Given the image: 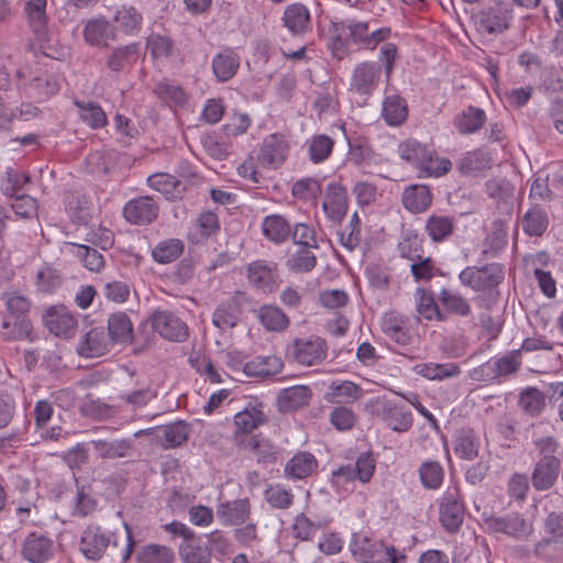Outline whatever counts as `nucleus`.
I'll list each match as a JSON object with an SVG mask.
<instances>
[{
    "label": "nucleus",
    "instance_id": "nucleus-53",
    "mask_svg": "<svg viewBox=\"0 0 563 563\" xmlns=\"http://www.w3.org/2000/svg\"><path fill=\"white\" fill-rule=\"evenodd\" d=\"M415 372L430 380H443L461 374V369L455 363H420L415 366Z\"/></svg>",
    "mask_w": 563,
    "mask_h": 563
},
{
    "label": "nucleus",
    "instance_id": "nucleus-9",
    "mask_svg": "<svg viewBox=\"0 0 563 563\" xmlns=\"http://www.w3.org/2000/svg\"><path fill=\"white\" fill-rule=\"evenodd\" d=\"M117 544L115 533L106 531L98 525H89L82 531L79 547L86 559L98 561L110 545L117 547Z\"/></svg>",
    "mask_w": 563,
    "mask_h": 563
},
{
    "label": "nucleus",
    "instance_id": "nucleus-21",
    "mask_svg": "<svg viewBox=\"0 0 563 563\" xmlns=\"http://www.w3.org/2000/svg\"><path fill=\"white\" fill-rule=\"evenodd\" d=\"M43 320L49 332L56 336L70 338L77 328L76 317L63 305L46 309Z\"/></svg>",
    "mask_w": 563,
    "mask_h": 563
},
{
    "label": "nucleus",
    "instance_id": "nucleus-6",
    "mask_svg": "<svg viewBox=\"0 0 563 563\" xmlns=\"http://www.w3.org/2000/svg\"><path fill=\"white\" fill-rule=\"evenodd\" d=\"M376 468L374 455L369 452L362 453L357 456L355 465H341L331 473V484L336 488H345V485L360 481L363 484L368 483Z\"/></svg>",
    "mask_w": 563,
    "mask_h": 563
},
{
    "label": "nucleus",
    "instance_id": "nucleus-1",
    "mask_svg": "<svg viewBox=\"0 0 563 563\" xmlns=\"http://www.w3.org/2000/svg\"><path fill=\"white\" fill-rule=\"evenodd\" d=\"M2 299L5 305L7 316L1 328L7 341H33V325L29 318L31 300L16 291L4 292Z\"/></svg>",
    "mask_w": 563,
    "mask_h": 563
},
{
    "label": "nucleus",
    "instance_id": "nucleus-40",
    "mask_svg": "<svg viewBox=\"0 0 563 563\" xmlns=\"http://www.w3.org/2000/svg\"><path fill=\"white\" fill-rule=\"evenodd\" d=\"M407 100L399 93L386 95L382 104V118L389 126H399L408 118Z\"/></svg>",
    "mask_w": 563,
    "mask_h": 563
},
{
    "label": "nucleus",
    "instance_id": "nucleus-37",
    "mask_svg": "<svg viewBox=\"0 0 563 563\" xmlns=\"http://www.w3.org/2000/svg\"><path fill=\"white\" fill-rule=\"evenodd\" d=\"M140 43L133 42L128 45L115 47L106 58V67L115 74L124 71L126 68L133 66L140 52Z\"/></svg>",
    "mask_w": 563,
    "mask_h": 563
},
{
    "label": "nucleus",
    "instance_id": "nucleus-35",
    "mask_svg": "<svg viewBox=\"0 0 563 563\" xmlns=\"http://www.w3.org/2000/svg\"><path fill=\"white\" fill-rule=\"evenodd\" d=\"M292 224L280 214H269L263 219L262 234L269 242L280 245L290 239Z\"/></svg>",
    "mask_w": 563,
    "mask_h": 563
},
{
    "label": "nucleus",
    "instance_id": "nucleus-22",
    "mask_svg": "<svg viewBox=\"0 0 563 563\" xmlns=\"http://www.w3.org/2000/svg\"><path fill=\"white\" fill-rule=\"evenodd\" d=\"M409 318L396 311L386 312L382 319V331L391 341L400 346L412 343Z\"/></svg>",
    "mask_w": 563,
    "mask_h": 563
},
{
    "label": "nucleus",
    "instance_id": "nucleus-27",
    "mask_svg": "<svg viewBox=\"0 0 563 563\" xmlns=\"http://www.w3.org/2000/svg\"><path fill=\"white\" fill-rule=\"evenodd\" d=\"M432 201L433 195L430 187L422 184L409 185L401 195L404 208L413 214L426 212Z\"/></svg>",
    "mask_w": 563,
    "mask_h": 563
},
{
    "label": "nucleus",
    "instance_id": "nucleus-25",
    "mask_svg": "<svg viewBox=\"0 0 563 563\" xmlns=\"http://www.w3.org/2000/svg\"><path fill=\"white\" fill-rule=\"evenodd\" d=\"M260 324L268 332L283 333L290 327V318L276 303H265L255 310Z\"/></svg>",
    "mask_w": 563,
    "mask_h": 563
},
{
    "label": "nucleus",
    "instance_id": "nucleus-44",
    "mask_svg": "<svg viewBox=\"0 0 563 563\" xmlns=\"http://www.w3.org/2000/svg\"><path fill=\"white\" fill-rule=\"evenodd\" d=\"M147 185L162 192L168 200L181 199L185 191L183 183L168 173H155L148 176Z\"/></svg>",
    "mask_w": 563,
    "mask_h": 563
},
{
    "label": "nucleus",
    "instance_id": "nucleus-32",
    "mask_svg": "<svg viewBox=\"0 0 563 563\" xmlns=\"http://www.w3.org/2000/svg\"><path fill=\"white\" fill-rule=\"evenodd\" d=\"M318 468V460L307 451L297 452L285 465L284 474L288 479H305Z\"/></svg>",
    "mask_w": 563,
    "mask_h": 563
},
{
    "label": "nucleus",
    "instance_id": "nucleus-14",
    "mask_svg": "<svg viewBox=\"0 0 563 563\" xmlns=\"http://www.w3.org/2000/svg\"><path fill=\"white\" fill-rule=\"evenodd\" d=\"M322 210L333 224H341L349 210V195L340 181H331L324 189Z\"/></svg>",
    "mask_w": 563,
    "mask_h": 563
},
{
    "label": "nucleus",
    "instance_id": "nucleus-24",
    "mask_svg": "<svg viewBox=\"0 0 563 563\" xmlns=\"http://www.w3.org/2000/svg\"><path fill=\"white\" fill-rule=\"evenodd\" d=\"M251 501L249 498L222 501L217 506V517L224 526H242L251 517Z\"/></svg>",
    "mask_w": 563,
    "mask_h": 563
},
{
    "label": "nucleus",
    "instance_id": "nucleus-42",
    "mask_svg": "<svg viewBox=\"0 0 563 563\" xmlns=\"http://www.w3.org/2000/svg\"><path fill=\"white\" fill-rule=\"evenodd\" d=\"M416 311L427 321L442 322L444 314L441 311L440 300L431 290L417 288L415 292Z\"/></svg>",
    "mask_w": 563,
    "mask_h": 563
},
{
    "label": "nucleus",
    "instance_id": "nucleus-34",
    "mask_svg": "<svg viewBox=\"0 0 563 563\" xmlns=\"http://www.w3.org/2000/svg\"><path fill=\"white\" fill-rule=\"evenodd\" d=\"M456 219L439 213L430 214L424 223V232L433 243H443L454 233Z\"/></svg>",
    "mask_w": 563,
    "mask_h": 563
},
{
    "label": "nucleus",
    "instance_id": "nucleus-46",
    "mask_svg": "<svg viewBox=\"0 0 563 563\" xmlns=\"http://www.w3.org/2000/svg\"><path fill=\"white\" fill-rule=\"evenodd\" d=\"M490 155L482 148L465 153L457 163V169L463 175L477 176L479 173L492 168Z\"/></svg>",
    "mask_w": 563,
    "mask_h": 563
},
{
    "label": "nucleus",
    "instance_id": "nucleus-15",
    "mask_svg": "<svg viewBox=\"0 0 563 563\" xmlns=\"http://www.w3.org/2000/svg\"><path fill=\"white\" fill-rule=\"evenodd\" d=\"M159 212L157 201L150 196H140L130 199L123 207L124 219L134 225H147L153 223Z\"/></svg>",
    "mask_w": 563,
    "mask_h": 563
},
{
    "label": "nucleus",
    "instance_id": "nucleus-11",
    "mask_svg": "<svg viewBox=\"0 0 563 563\" xmlns=\"http://www.w3.org/2000/svg\"><path fill=\"white\" fill-rule=\"evenodd\" d=\"M150 322L154 332L170 342H185L189 338V329L178 316L167 310H155Z\"/></svg>",
    "mask_w": 563,
    "mask_h": 563
},
{
    "label": "nucleus",
    "instance_id": "nucleus-17",
    "mask_svg": "<svg viewBox=\"0 0 563 563\" xmlns=\"http://www.w3.org/2000/svg\"><path fill=\"white\" fill-rule=\"evenodd\" d=\"M233 422L235 430L232 434V442L235 445L238 438H251L254 430L268 422V418L263 411V405L257 402L250 404L242 411L235 413Z\"/></svg>",
    "mask_w": 563,
    "mask_h": 563
},
{
    "label": "nucleus",
    "instance_id": "nucleus-10",
    "mask_svg": "<svg viewBox=\"0 0 563 563\" xmlns=\"http://www.w3.org/2000/svg\"><path fill=\"white\" fill-rule=\"evenodd\" d=\"M483 520L489 533H503L515 539H527L533 532L532 523L528 522L518 512H509L503 517L492 515Z\"/></svg>",
    "mask_w": 563,
    "mask_h": 563
},
{
    "label": "nucleus",
    "instance_id": "nucleus-55",
    "mask_svg": "<svg viewBox=\"0 0 563 563\" xmlns=\"http://www.w3.org/2000/svg\"><path fill=\"white\" fill-rule=\"evenodd\" d=\"M185 244L179 239H166L158 242L152 250V257L158 264L176 261L184 253Z\"/></svg>",
    "mask_w": 563,
    "mask_h": 563
},
{
    "label": "nucleus",
    "instance_id": "nucleus-51",
    "mask_svg": "<svg viewBox=\"0 0 563 563\" xmlns=\"http://www.w3.org/2000/svg\"><path fill=\"white\" fill-rule=\"evenodd\" d=\"M334 140L327 134L312 135L307 142V155L313 164L325 162L334 148Z\"/></svg>",
    "mask_w": 563,
    "mask_h": 563
},
{
    "label": "nucleus",
    "instance_id": "nucleus-47",
    "mask_svg": "<svg viewBox=\"0 0 563 563\" xmlns=\"http://www.w3.org/2000/svg\"><path fill=\"white\" fill-rule=\"evenodd\" d=\"M418 477L421 486L426 490H438L444 482V467L439 461L424 460L419 465Z\"/></svg>",
    "mask_w": 563,
    "mask_h": 563
},
{
    "label": "nucleus",
    "instance_id": "nucleus-59",
    "mask_svg": "<svg viewBox=\"0 0 563 563\" xmlns=\"http://www.w3.org/2000/svg\"><path fill=\"white\" fill-rule=\"evenodd\" d=\"M74 247V255L80 261V263L90 272H100L106 264L103 255L85 244L69 243Z\"/></svg>",
    "mask_w": 563,
    "mask_h": 563
},
{
    "label": "nucleus",
    "instance_id": "nucleus-18",
    "mask_svg": "<svg viewBox=\"0 0 563 563\" xmlns=\"http://www.w3.org/2000/svg\"><path fill=\"white\" fill-rule=\"evenodd\" d=\"M379 405L378 415L390 430L404 433L411 429L413 416L405 405L390 399H384Z\"/></svg>",
    "mask_w": 563,
    "mask_h": 563
},
{
    "label": "nucleus",
    "instance_id": "nucleus-33",
    "mask_svg": "<svg viewBox=\"0 0 563 563\" xmlns=\"http://www.w3.org/2000/svg\"><path fill=\"white\" fill-rule=\"evenodd\" d=\"M362 396L363 389L360 385L351 380L335 379L329 385L324 398L328 402L342 406L353 404Z\"/></svg>",
    "mask_w": 563,
    "mask_h": 563
},
{
    "label": "nucleus",
    "instance_id": "nucleus-8",
    "mask_svg": "<svg viewBox=\"0 0 563 563\" xmlns=\"http://www.w3.org/2000/svg\"><path fill=\"white\" fill-rule=\"evenodd\" d=\"M514 12L505 2H494L476 14L478 29L489 35L500 34L510 27Z\"/></svg>",
    "mask_w": 563,
    "mask_h": 563
},
{
    "label": "nucleus",
    "instance_id": "nucleus-58",
    "mask_svg": "<svg viewBox=\"0 0 563 563\" xmlns=\"http://www.w3.org/2000/svg\"><path fill=\"white\" fill-rule=\"evenodd\" d=\"M518 404L525 413L537 417L545 408V396L537 387H528L520 393Z\"/></svg>",
    "mask_w": 563,
    "mask_h": 563
},
{
    "label": "nucleus",
    "instance_id": "nucleus-45",
    "mask_svg": "<svg viewBox=\"0 0 563 563\" xmlns=\"http://www.w3.org/2000/svg\"><path fill=\"white\" fill-rule=\"evenodd\" d=\"M284 367L279 356H256L244 365V374L249 377H266L278 374Z\"/></svg>",
    "mask_w": 563,
    "mask_h": 563
},
{
    "label": "nucleus",
    "instance_id": "nucleus-43",
    "mask_svg": "<svg viewBox=\"0 0 563 563\" xmlns=\"http://www.w3.org/2000/svg\"><path fill=\"white\" fill-rule=\"evenodd\" d=\"M561 472V462H536L531 473L534 489L542 492L554 486Z\"/></svg>",
    "mask_w": 563,
    "mask_h": 563
},
{
    "label": "nucleus",
    "instance_id": "nucleus-62",
    "mask_svg": "<svg viewBox=\"0 0 563 563\" xmlns=\"http://www.w3.org/2000/svg\"><path fill=\"white\" fill-rule=\"evenodd\" d=\"M264 498L273 508L285 510L292 506L295 496L282 484H272L264 490Z\"/></svg>",
    "mask_w": 563,
    "mask_h": 563
},
{
    "label": "nucleus",
    "instance_id": "nucleus-2",
    "mask_svg": "<svg viewBox=\"0 0 563 563\" xmlns=\"http://www.w3.org/2000/svg\"><path fill=\"white\" fill-rule=\"evenodd\" d=\"M397 152L401 159L418 169L420 177H441L452 167L450 159L439 157L433 148L415 139L400 142Z\"/></svg>",
    "mask_w": 563,
    "mask_h": 563
},
{
    "label": "nucleus",
    "instance_id": "nucleus-41",
    "mask_svg": "<svg viewBox=\"0 0 563 563\" xmlns=\"http://www.w3.org/2000/svg\"><path fill=\"white\" fill-rule=\"evenodd\" d=\"M90 444L93 446L97 455L102 460L128 457L132 451V441L130 439H98L90 441Z\"/></svg>",
    "mask_w": 563,
    "mask_h": 563
},
{
    "label": "nucleus",
    "instance_id": "nucleus-3",
    "mask_svg": "<svg viewBox=\"0 0 563 563\" xmlns=\"http://www.w3.org/2000/svg\"><path fill=\"white\" fill-rule=\"evenodd\" d=\"M505 272L503 265L488 263L482 266H467L459 274L462 286L476 292H487L488 300L493 298L496 288L503 283Z\"/></svg>",
    "mask_w": 563,
    "mask_h": 563
},
{
    "label": "nucleus",
    "instance_id": "nucleus-5",
    "mask_svg": "<svg viewBox=\"0 0 563 563\" xmlns=\"http://www.w3.org/2000/svg\"><path fill=\"white\" fill-rule=\"evenodd\" d=\"M465 515L462 490L457 484L450 485L439 499V521L449 533L460 530Z\"/></svg>",
    "mask_w": 563,
    "mask_h": 563
},
{
    "label": "nucleus",
    "instance_id": "nucleus-56",
    "mask_svg": "<svg viewBox=\"0 0 563 563\" xmlns=\"http://www.w3.org/2000/svg\"><path fill=\"white\" fill-rule=\"evenodd\" d=\"M181 563H211V550L194 538L189 542H183L179 548Z\"/></svg>",
    "mask_w": 563,
    "mask_h": 563
},
{
    "label": "nucleus",
    "instance_id": "nucleus-13",
    "mask_svg": "<svg viewBox=\"0 0 563 563\" xmlns=\"http://www.w3.org/2000/svg\"><path fill=\"white\" fill-rule=\"evenodd\" d=\"M249 284L263 294H273L280 286V278L275 263L257 260L247 265Z\"/></svg>",
    "mask_w": 563,
    "mask_h": 563
},
{
    "label": "nucleus",
    "instance_id": "nucleus-49",
    "mask_svg": "<svg viewBox=\"0 0 563 563\" xmlns=\"http://www.w3.org/2000/svg\"><path fill=\"white\" fill-rule=\"evenodd\" d=\"M522 230L529 236H541L549 227L547 211L534 203L522 217Z\"/></svg>",
    "mask_w": 563,
    "mask_h": 563
},
{
    "label": "nucleus",
    "instance_id": "nucleus-7",
    "mask_svg": "<svg viewBox=\"0 0 563 563\" xmlns=\"http://www.w3.org/2000/svg\"><path fill=\"white\" fill-rule=\"evenodd\" d=\"M57 550V543L48 532L31 531L21 543L20 554L29 563H48Z\"/></svg>",
    "mask_w": 563,
    "mask_h": 563
},
{
    "label": "nucleus",
    "instance_id": "nucleus-26",
    "mask_svg": "<svg viewBox=\"0 0 563 563\" xmlns=\"http://www.w3.org/2000/svg\"><path fill=\"white\" fill-rule=\"evenodd\" d=\"M312 397L311 389L306 385L284 388L277 396V408L282 413H290L306 407Z\"/></svg>",
    "mask_w": 563,
    "mask_h": 563
},
{
    "label": "nucleus",
    "instance_id": "nucleus-36",
    "mask_svg": "<svg viewBox=\"0 0 563 563\" xmlns=\"http://www.w3.org/2000/svg\"><path fill=\"white\" fill-rule=\"evenodd\" d=\"M46 7L47 0H29L23 9L29 26L41 42L45 40L47 34L48 16Z\"/></svg>",
    "mask_w": 563,
    "mask_h": 563
},
{
    "label": "nucleus",
    "instance_id": "nucleus-50",
    "mask_svg": "<svg viewBox=\"0 0 563 563\" xmlns=\"http://www.w3.org/2000/svg\"><path fill=\"white\" fill-rule=\"evenodd\" d=\"M487 120L483 109L470 106L455 118V128L462 134H473L479 131Z\"/></svg>",
    "mask_w": 563,
    "mask_h": 563
},
{
    "label": "nucleus",
    "instance_id": "nucleus-30",
    "mask_svg": "<svg viewBox=\"0 0 563 563\" xmlns=\"http://www.w3.org/2000/svg\"><path fill=\"white\" fill-rule=\"evenodd\" d=\"M112 345L103 328H93L79 342L78 353L85 357H98L109 352Z\"/></svg>",
    "mask_w": 563,
    "mask_h": 563
},
{
    "label": "nucleus",
    "instance_id": "nucleus-16",
    "mask_svg": "<svg viewBox=\"0 0 563 563\" xmlns=\"http://www.w3.org/2000/svg\"><path fill=\"white\" fill-rule=\"evenodd\" d=\"M380 79V65L373 60H365L353 69L350 90L361 96H369L378 87Z\"/></svg>",
    "mask_w": 563,
    "mask_h": 563
},
{
    "label": "nucleus",
    "instance_id": "nucleus-23",
    "mask_svg": "<svg viewBox=\"0 0 563 563\" xmlns=\"http://www.w3.org/2000/svg\"><path fill=\"white\" fill-rule=\"evenodd\" d=\"M243 294L236 292L222 301L213 311L212 323L221 331L234 328L242 316Z\"/></svg>",
    "mask_w": 563,
    "mask_h": 563
},
{
    "label": "nucleus",
    "instance_id": "nucleus-39",
    "mask_svg": "<svg viewBox=\"0 0 563 563\" xmlns=\"http://www.w3.org/2000/svg\"><path fill=\"white\" fill-rule=\"evenodd\" d=\"M453 451L461 460L473 461L481 449L479 435L471 428L457 430L454 435Z\"/></svg>",
    "mask_w": 563,
    "mask_h": 563
},
{
    "label": "nucleus",
    "instance_id": "nucleus-52",
    "mask_svg": "<svg viewBox=\"0 0 563 563\" xmlns=\"http://www.w3.org/2000/svg\"><path fill=\"white\" fill-rule=\"evenodd\" d=\"M80 120L89 128L97 130L108 124V118L103 109L95 101L75 100Z\"/></svg>",
    "mask_w": 563,
    "mask_h": 563
},
{
    "label": "nucleus",
    "instance_id": "nucleus-60",
    "mask_svg": "<svg viewBox=\"0 0 563 563\" xmlns=\"http://www.w3.org/2000/svg\"><path fill=\"white\" fill-rule=\"evenodd\" d=\"M163 431V446L165 449H173L181 445L188 440L189 437V426L179 420L173 423H169L162 428Z\"/></svg>",
    "mask_w": 563,
    "mask_h": 563
},
{
    "label": "nucleus",
    "instance_id": "nucleus-48",
    "mask_svg": "<svg viewBox=\"0 0 563 563\" xmlns=\"http://www.w3.org/2000/svg\"><path fill=\"white\" fill-rule=\"evenodd\" d=\"M313 247L298 246L295 252L289 253L285 266L290 273L307 274L317 266V256Z\"/></svg>",
    "mask_w": 563,
    "mask_h": 563
},
{
    "label": "nucleus",
    "instance_id": "nucleus-61",
    "mask_svg": "<svg viewBox=\"0 0 563 563\" xmlns=\"http://www.w3.org/2000/svg\"><path fill=\"white\" fill-rule=\"evenodd\" d=\"M398 251L401 257L410 261L421 258L422 239L417 231L406 230L401 234V240L398 243Z\"/></svg>",
    "mask_w": 563,
    "mask_h": 563
},
{
    "label": "nucleus",
    "instance_id": "nucleus-20",
    "mask_svg": "<svg viewBox=\"0 0 563 563\" xmlns=\"http://www.w3.org/2000/svg\"><path fill=\"white\" fill-rule=\"evenodd\" d=\"M235 446L242 451H249L256 456L258 464H273L278 459L277 446L262 433H255L251 438H238Z\"/></svg>",
    "mask_w": 563,
    "mask_h": 563
},
{
    "label": "nucleus",
    "instance_id": "nucleus-63",
    "mask_svg": "<svg viewBox=\"0 0 563 563\" xmlns=\"http://www.w3.org/2000/svg\"><path fill=\"white\" fill-rule=\"evenodd\" d=\"M322 194L319 179L313 177L301 178L294 183L291 195L298 200H316Z\"/></svg>",
    "mask_w": 563,
    "mask_h": 563
},
{
    "label": "nucleus",
    "instance_id": "nucleus-64",
    "mask_svg": "<svg viewBox=\"0 0 563 563\" xmlns=\"http://www.w3.org/2000/svg\"><path fill=\"white\" fill-rule=\"evenodd\" d=\"M331 426L340 432L350 431L357 421V416L353 409L346 406H336L329 413Z\"/></svg>",
    "mask_w": 563,
    "mask_h": 563
},
{
    "label": "nucleus",
    "instance_id": "nucleus-54",
    "mask_svg": "<svg viewBox=\"0 0 563 563\" xmlns=\"http://www.w3.org/2000/svg\"><path fill=\"white\" fill-rule=\"evenodd\" d=\"M113 21L118 29L126 35H133L141 30L143 18L134 7L122 5L115 13Z\"/></svg>",
    "mask_w": 563,
    "mask_h": 563
},
{
    "label": "nucleus",
    "instance_id": "nucleus-12",
    "mask_svg": "<svg viewBox=\"0 0 563 563\" xmlns=\"http://www.w3.org/2000/svg\"><path fill=\"white\" fill-rule=\"evenodd\" d=\"M289 142L282 133H272L264 137L258 154V164L267 169L279 168L288 158Z\"/></svg>",
    "mask_w": 563,
    "mask_h": 563
},
{
    "label": "nucleus",
    "instance_id": "nucleus-28",
    "mask_svg": "<svg viewBox=\"0 0 563 563\" xmlns=\"http://www.w3.org/2000/svg\"><path fill=\"white\" fill-rule=\"evenodd\" d=\"M283 22L292 35H303L312 29L310 11L300 2L291 3L285 8Z\"/></svg>",
    "mask_w": 563,
    "mask_h": 563
},
{
    "label": "nucleus",
    "instance_id": "nucleus-38",
    "mask_svg": "<svg viewBox=\"0 0 563 563\" xmlns=\"http://www.w3.org/2000/svg\"><path fill=\"white\" fill-rule=\"evenodd\" d=\"M84 40L91 46H108L109 40H115V26L104 19L89 20L84 27Z\"/></svg>",
    "mask_w": 563,
    "mask_h": 563
},
{
    "label": "nucleus",
    "instance_id": "nucleus-19",
    "mask_svg": "<svg viewBox=\"0 0 563 563\" xmlns=\"http://www.w3.org/2000/svg\"><path fill=\"white\" fill-rule=\"evenodd\" d=\"M438 300L444 314L442 322H448L453 317L466 319L473 316L470 300L459 290L443 287L438 294Z\"/></svg>",
    "mask_w": 563,
    "mask_h": 563
},
{
    "label": "nucleus",
    "instance_id": "nucleus-57",
    "mask_svg": "<svg viewBox=\"0 0 563 563\" xmlns=\"http://www.w3.org/2000/svg\"><path fill=\"white\" fill-rule=\"evenodd\" d=\"M175 560L174 551L162 544H146L136 553L137 563H173Z\"/></svg>",
    "mask_w": 563,
    "mask_h": 563
},
{
    "label": "nucleus",
    "instance_id": "nucleus-31",
    "mask_svg": "<svg viewBox=\"0 0 563 563\" xmlns=\"http://www.w3.org/2000/svg\"><path fill=\"white\" fill-rule=\"evenodd\" d=\"M108 335L112 344L128 345L134 342L133 323L123 311H117L108 318Z\"/></svg>",
    "mask_w": 563,
    "mask_h": 563
},
{
    "label": "nucleus",
    "instance_id": "nucleus-29",
    "mask_svg": "<svg viewBox=\"0 0 563 563\" xmlns=\"http://www.w3.org/2000/svg\"><path fill=\"white\" fill-rule=\"evenodd\" d=\"M240 64V56L232 47H227L217 53L211 62L212 73L217 81L227 82L232 79L236 75Z\"/></svg>",
    "mask_w": 563,
    "mask_h": 563
},
{
    "label": "nucleus",
    "instance_id": "nucleus-4",
    "mask_svg": "<svg viewBox=\"0 0 563 563\" xmlns=\"http://www.w3.org/2000/svg\"><path fill=\"white\" fill-rule=\"evenodd\" d=\"M328 343L319 335L294 339L286 349V357L301 366L320 365L328 357Z\"/></svg>",
    "mask_w": 563,
    "mask_h": 563
}]
</instances>
